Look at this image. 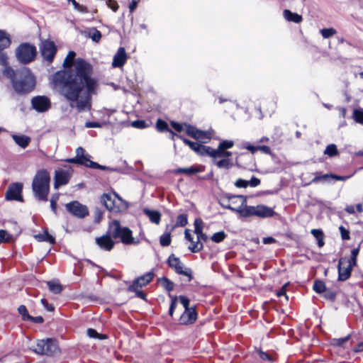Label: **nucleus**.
<instances>
[{
  "instance_id": "774afa93",
  "label": "nucleus",
  "mask_w": 363,
  "mask_h": 363,
  "mask_svg": "<svg viewBox=\"0 0 363 363\" xmlns=\"http://www.w3.org/2000/svg\"><path fill=\"white\" fill-rule=\"evenodd\" d=\"M74 9L80 12L86 13L88 11L86 6L81 5L78 3L74 4Z\"/></svg>"
},
{
  "instance_id": "f03ea898",
  "label": "nucleus",
  "mask_w": 363,
  "mask_h": 363,
  "mask_svg": "<svg viewBox=\"0 0 363 363\" xmlns=\"http://www.w3.org/2000/svg\"><path fill=\"white\" fill-rule=\"evenodd\" d=\"M50 177L45 169L37 172L33 177L32 189L35 197L39 200L47 201L50 190Z\"/></svg>"
},
{
  "instance_id": "13d9d810",
  "label": "nucleus",
  "mask_w": 363,
  "mask_h": 363,
  "mask_svg": "<svg viewBox=\"0 0 363 363\" xmlns=\"http://www.w3.org/2000/svg\"><path fill=\"white\" fill-rule=\"evenodd\" d=\"M359 249L358 247L354 248L352 250L351 257L349 258V260L351 261L353 263V264H357V257L359 254Z\"/></svg>"
},
{
  "instance_id": "c9c22d12",
  "label": "nucleus",
  "mask_w": 363,
  "mask_h": 363,
  "mask_svg": "<svg viewBox=\"0 0 363 363\" xmlns=\"http://www.w3.org/2000/svg\"><path fill=\"white\" fill-rule=\"evenodd\" d=\"M159 283L166 290H167L169 291L173 290L174 284L168 279H167L165 277H162V278L159 279Z\"/></svg>"
},
{
  "instance_id": "6e6d98bb",
  "label": "nucleus",
  "mask_w": 363,
  "mask_h": 363,
  "mask_svg": "<svg viewBox=\"0 0 363 363\" xmlns=\"http://www.w3.org/2000/svg\"><path fill=\"white\" fill-rule=\"evenodd\" d=\"M59 199V194H56L52 196L51 200H50V206L52 210V211L56 213V209H57V202Z\"/></svg>"
},
{
  "instance_id": "c03bdc74",
  "label": "nucleus",
  "mask_w": 363,
  "mask_h": 363,
  "mask_svg": "<svg viewBox=\"0 0 363 363\" xmlns=\"http://www.w3.org/2000/svg\"><path fill=\"white\" fill-rule=\"evenodd\" d=\"M18 313L22 315V318L25 320H28L29 318H32L27 311V308L25 306H20L18 308Z\"/></svg>"
},
{
  "instance_id": "6e6552de",
  "label": "nucleus",
  "mask_w": 363,
  "mask_h": 363,
  "mask_svg": "<svg viewBox=\"0 0 363 363\" xmlns=\"http://www.w3.org/2000/svg\"><path fill=\"white\" fill-rule=\"evenodd\" d=\"M244 217L257 216L261 218L272 217L275 212L273 208L264 205H257L256 206H249L247 209L242 211Z\"/></svg>"
},
{
  "instance_id": "aec40b11",
  "label": "nucleus",
  "mask_w": 363,
  "mask_h": 363,
  "mask_svg": "<svg viewBox=\"0 0 363 363\" xmlns=\"http://www.w3.org/2000/svg\"><path fill=\"white\" fill-rule=\"evenodd\" d=\"M32 106L37 111L45 112L50 108V101L44 96H36L32 99Z\"/></svg>"
},
{
  "instance_id": "8fccbe9b",
  "label": "nucleus",
  "mask_w": 363,
  "mask_h": 363,
  "mask_svg": "<svg viewBox=\"0 0 363 363\" xmlns=\"http://www.w3.org/2000/svg\"><path fill=\"white\" fill-rule=\"evenodd\" d=\"M184 143L187 145L188 146H189V147L193 150L195 152H196V150H198V147L199 146V143H196V142H192L188 139H186V138H183L182 139Z\"/></svg>"
},
{
  "instance_id": "b1692460",
  "label": "nucleus",
  "mask_w": 363,
  "mask_h": 363,
  "mask_svg": "<svg viewBox=\"0 0 363 363\" xmlns=\"http://www.w3.org/2000/svg\"><path fill=\"white\" fill-rule=\"evenodd\" d=\"M196 235H197V240H196V244H193L192 245H189V249L192 252H199L200 250H202L203 248V244L202 242H201V240H204L206 241V239H207V236L206 234H204L203 233V230L201 231V233H196Z\"/></svg>"
},
{
  "instance_id": "4468645a",
  "label": "nucleus",
  "mask_w": 363,
  "mask_h": 363,
  "mask_svg": "<svg viewBox=\"0 0 363 363\" xmlns=\"http://www.w3.org/2000/svg\"><path fill=\"white\" fill-rule=\"evenodd\" d=\"M234 143L233 140H223L220 142L217 149L213 148L212 158L218 157L228 158L232 156V152L228 151V149L233 147Z\"/></svg>"
},
{
  "instance_id": "a878e982",
  "label": "nucleus",
  "mask_w": 363,
  "mask_h": 363,
  "mask_svg": "<svg viewBox=\"0 0 363 363\" xmlns=\"http://www.w3.org/2000/svg\"><path fill=\"white\" fill-rule=\"evenodd\" d=\"M11 44L10 35L4 30H0V49H6Z\"/></svg>"
},
{
  "instance_id": "cd10ccee",
  "label": "nucleus",
  "mask_w": 363,
  "mask_h": 363,
  "mask_svg": "<svg viewBox=\"0 0 363 363\" xmlns=\"http://www.w3.org/2000/svg\"><path fill=\"white\" fill-rule=\"evenodd\" d=\"M145 214L149 218L150 221L155 224H159L161 219V214L157 211L150 210L147 208L144 209Z\"/></svg>"
},
{
  "instance_id": "4c0bfd02",
  "label": "nucleus",
  "mask_w": 363,
  "mask_h": 363,
  "mask_svg": "<svg viewBox=\"0 0 363 363\" xmlns=\"http://www.w3.org/2000/svg\"><path fill=\"white\" fill-rule=\"evenodd\" d=\"M226 238V234L224 231H219L216 233H214L211 236V240L216 243H219L224 240V239Z\"/></svg>"
},
{
  "instance_id": "f257e3e1",
  "label": "nucleus",
  "mask_w": 363,
  "mask_h": 363,
  "mask_svg": "<svg viewBox=\"0 0 363 363\" xmlns=\"http://www.w3.org/2000/svg\"><path fill=\"white\" fill-rule=\"evenodd\" d=\"M76 53L69 51L62 66L51 77L54 87L79 111L90 108L89 95L96 94L99 87L96 79L92 77L91 65L82 58L75 59Z\"/></svg>"
},
{
  "instance_id": "393cba45",
  "label": "nucleus",
  "mask_w": 363,
  "mask_h": 363,
  "mask_svg": "<svg viewBox=\"0 0 363 363\" xmlns=\"http://www.w3.org/2000/svg\"><path fill=\"white\" fill-rule=\"evenodd\" d=\"M283 15L284 18L290 22L298 23H301L303 20V18L301 15L298 14L297 13H293L289 9L284 10Z\"/></svg>"
},
{
  "instance_id": "5701e85b",
  "label": "nucleus",
  "mask_w": 363,
  "mask_h": 363,
  "mask_svg": "<svg viewBox=\"0 0 363 363\" xmlns=\"http://www.w3.org/2000/svg\"><path fill=\"white\" fill-rule=\"evenodd\" d=\"M168 263L169 265L173 268L178 274L190 276L189 272L184 269L183 264L179 258L174 257V255H171L168 259Z\"/></svg>"
},
{
  "instance_id": "1a4fd4ad",
  "label": "nucleus",
  "mask_w": 363,
  "mask_h": 363,
  "mask_svg": "<svg viewBox=\"0 0 363 363\" xmlns=\"http://www.w3.org/2000/svg\"><path fill=\"white\" fill-rule=\"evenodd\" d=\"M89 157L90 156L86 153L85 150L82 147H79L76 150V157L67 160V162L69 163L83 164L92 168H101V165L91 161Z\"/></svg>"
},
{
  "instance_id": "2f4dec72",
  "label": "nucleus",
  "mask_w": 363,
  "mask_h": 363,
  "mask_svg": "<svg viewBox=\"0 0 363 363\" xmlns=\"http://www.w3.org/2000/svg\"><path fill=\"white\" fill-rule=\"evenodd\" d=\"M213 148L209 146L199 145L196 153L201 156H209L212 158Z\"/></svg>"
},
{
  "instance_id": "37998d69",
  "label": "nucleus",
  "mask_w": 363,
  "mask_h": 363,
  "mask_svg": "<svg viewBox=\"0 0 363 363\" xmlns=\"http://www.w3.org/2000/svg\"><path fill=\"white\" fill-rule=\"evenodd\" d=\"M313 289L317 293H322L325 290V284L321 281H315L313 284Z\"/></svg>"
},
{
  "instance_id": "dca6fc26",
  "label": "nucleus",
  "mask_w": 363,
  "mask_h": 363,
  "mask_svg": "<svg viewBox=\"0 0 363 363\" xmlns=\"http://www.w3.org/2000/svg\"><path fill=\"white\" fill-rule=\"evenodd\" d=\"M65 207L67 211L72 215L79 218H84L89 213L87 207L78 201L68 203L66 204Z\"/></svg>"
},
{
  "instance_id": "3c124183",
  "label": "nucleus",
  "mask_w": 363,
  "mask_h": 363,
  "mask_svg": "<svg viewBox=\"0 0 363 363\" xmlns=\"http://www.w3.org/2000/svg\"><path fill=\"white\" fill-rule=\"evenodd\" d=\"M87 335L90 337H93V338L104 339L106 337V336L99 334L94 329H92V328L88 329Z\"/></svg>"
},
{
  "instance_id": "4be33fe9",
  "label": "nucleus",
  "mask_w": 363,
  "mask_h": 363,
  "mask_svg": "<svg viewBox=\"0 0 363 363\" xmlns=\"http://www.w3.org/2000/svg\"><path fill=\"white\" fill-rule=\"evenodd\" d=\"M127 54L124 48H119L117 52L113 56L112 66L113 67H122L127 60Z\"/></svg>"
},
{
  "instance_id": "412c9836",
  "label": "nucleus",
  "mask_w": 363,
  "mask_h": 363,
  "mask_svg": "<svg viewBox=\"0 0 363 363\" xmlns=\"http://www.w3.org/2000/svg\"><path fill=\"white\" fill-rule=\"evenodd\" d=\"M153 278V274L151 273H147L143 276L138 278L132 285L128 287L129 291H136L142 288L143 286L147 284Z\"/></svg>"
},
{
  "instance_id": "a19ab883",
  "label": "nucleus",
  "mask_w": 363,
  "mask_h": 363,
  "mask_svg": "<svg viewBox=\"0 0 363 363\" xmlns=\"http://www.w3.org/2000/svg\"><path fill=\"white\" fill-rule=\"evenodd\" d=\"M4 50L0 49V65L3 67H6L9 65V57L7 53Z\"/></svg>"
},
{
  "instance_id": "e2e57ef3",
  "label": "nucleus",
  "mask_w": 363,
  "mask_h": 363,
  "mask_svg": "<svg viewBox=\"0 0 363 363\" xmlns=\"http://www.w3.org/2000/svg\"><path fill=\"white\" fill-rule=\"evenodd\" d=\"M311 234L317 239H321L323 238V233L320 230L318 229H313L311 230Z\"/></svg>"
},
{
  "instance_id": "2eb2a0df",
  "label": "nucleus",
  "mask_w": 363,
  "mask_h": 363,
  "mask_svg": "<svg viewBox=\"0 0 363 363\" xmlns=\"http://www.w3.org/2000/svg\"><path fill=\"white\" fill-rule=\"evenodd\" d=\"M186 133L194 138L196 140H199L203 143L208 142L211 138V133L209 131H202L196 129L194 126H186Z\"/></svg>"
},
{
  "instance_id": "0eeeda50",
  "label": "nucleus",
  "mask_w": 363,
  "mask_h": 363,
  "mask_svg": "<svg viewBox=\"0 0 363 363\" xmlns=\"http://www.w3.org/2000/svg\"><path fill=\"white\" fill-rule=\"evenodd\" d=\"M179 301L184 308V311L179 318L180 323L183 325L193 323L197 318L195 308L194 307H189V299L186 296H180Z\"/></svg>"
},
{
  "instance_id": "ea45409f",
  "label": "nucleus",
  "mask_w": 363,
  "mask_h": 363,
  "mask_svg": "<svg viewBox=\"0 0 363 363\" xmlns=\"http://www.w3.org/2000/svg\"><path fill=\"white\" fill-rule=\"evenodd\" d=\"M353 117L354 121L363 125V109H356L353 112Z\"/></svg>"
},
{
  "instance_id": "49530a36",
  "label": "nucleus",
  "mask_w": 363,
  "mask_h": 363,
  "mask_svg": "<svg viewBox=\"0 0 363 363\" xmlns=\"http://www.w3.org/2000/svg\"><path fill=\"white\" fill-rule=\"evenodd\" d=\"M194 233H200L201 231L203 230V223L201 218H196L194 220Z\"/></svg>"
},
{
  "instance_id": "9d476101",
  "label": "nucleus",
  "mask_w": 363,
  "mask_h": 363,
  "mask_svg": "<svg viewBox=\"0 0 363 363\" xmlns=\"http://www.w3.org/2000/svg\"><path fill=\"white\" fill-rule=\"evenodd\" d=\"M57 350V345L55 340L47 339L39 340L37 342L34 352L40 354H52Z\"/></svg>"
},
{
  "instance_id": "39448f33",
  "label": "nucleus",
  "mask_w": 363,
  "mask_h": 363,
  "mask_svg": "<svg viewBox=\"0 0 363 363\" xmlns=\"http://www.w3.org/2000/svg\"><path fill=\"white\" fill-rule=\"evenodd\" d=\"M101 201L111 211L117 212L128 207L126 202L115 192L102 194Z\"/></svg>"
},
{
  "instance_id": "5fc2aeb1",
  "label": "nucleus",
  "mask_w": 363,
  "mask_h": 363,
  "mask_svg": "<svg viewBox=\"0 0 363 363\" xmlns=\"http://www.w3.org/2000/svg\"><path fill=\"white\" fill-rule=\"evenodd\" d=\"M157 128L159 131H164L168 130V126L166 122L162 120H157L156 123Z\"/></svg>"
},
{
  "instance_id": "680f3d73",
  "label": "nucleus",
  "mask_w": 363,
  "mask_h": 363,
  "mask_svg": "<svg viewBox=\"0 0 363 363\" xmlns=\"http://www.w3.org/2000/svg\"><path fill=\"white\" fill-rule=\"evenodd\" d=\"M107 6L113 11H116L118 9V4L115 0H108L107 1Z\"/></svg>"
},
{
  "instance_id": "423d86ee",
  "label": "nucleus",
  "mask_w": 363,
  "mask_h": 363,
  "mask_svg": "<svg viewBox=\"0 0 363 363\" xmlns=\"http://www.w3.org/2000/svg\"><path fill=\"white\" fill-rule=\"evenodd\" d=\"M23 79L13 81V86L15 90L19 93H26L30 91L35 85V77L28 69H24L21 71Z\"/></svg>"
},
{
  "instance_id": "bb28decb",
  "label": "nucleus",
  "mask_w": 363,
  "mask_h": 363,
  "mask_svg": "<svg viewBox=\"0 0 363 363\" xmlns=\"http://www.w3.org/2000/svg\"><path fill=\"white\" fill-rule=\"evenodd\" d=\"M12 138L22 148H26L30 142V138L24 135H13Z\"/></svg>"
},
{
  "instance_id": "0e129e2a",
  "label": "nucleus",
  "mask_w": 363,
  "mask_h": 363,
  "mask_svg": "<svg viewBox=\"0 0 363 363\" xmlns=\"http://www.w3.org/2000/svg\"><path fill=\"white\" fill-rule=\"evenodd\" d=\"M260 184V180L258 178L252 177L250 181H248V186L252 187L257 186Z\"/></svg>"
},
{
  "instance_id": "ddd939ff",
  "label": "nucleus",
  "mask_w": 363,
  "mask_h": 363,
  "mask_svg": "<svg viewBox=\"0 0 363 363\" xmlns=\"http://www.w3.org/2000/svg\"><path fill=\"white\" fill-rule=\"evenodd\" d=\"M355 265L356 264H353V263L349 260L348 257L340 258L338 264L339 280H347L351 274L352 267Z\"/></svg>"
},
{
  "instance_id": "864d4df0",
  "label": "nucleus",
  "mask_w": 363,
  "mask_h": 363,
  "mask_svg": "<svg viewBox=\"0 0 363 363\" xmlns=\"http://www.w3.org/2000/svg\"><path fill=\"white\" fill-rule=\"evenodd\" d=\"M90 37L95 42H99L101 38V32L94 29L89 33Z\"/></svg>"
},
{
  "instance_id": "a18cd8bd",
  "label": "nucleus",
  "mask_w": 363,
  "mask_h": 363,
  "mask_svg": "<svg viewBox=\"0 0 363 363\" xmlns=\"http://www.w3.org/2000/svg\"><path fill=\"white\" fill-rule=\"evenodd\" d=\"M171 125L172 128L176 130L178 132L184 131L186 133V126H191L190 125H188L186 123L181 124L178 123L177 122H172Z\"/></svg>"
},
{
  "instance_id": "f704fd0d",
  "label": "nucleus",
  "mask_w": 363,
  "mask_h": 363,
  "mask_svg": "<svg viewBox=\"0 0 363 363\" xmlns=\"http://www.w3.org/2000/svg\"><path fill=\"white\" fill-rule=\"evenodd\" d=\"M216 166L218 168H225L228 169L233 166V163L230 159L228 158H223L219 161H217L216 162Z\"/></svg>"
},
{
  "instance_id": "09e8293b",
  "label": "nucleus",
  "mask_w": 363,
  "mask_h": 363,
  "mask_svg": "<svg viewBox=\"0 0 363 363\" xmlns=\"http://www.w3.org/2000/svg\"><path fill=\"white\" fill-rule=\"evenodd\" d=\"M131 125L133 128H140V129H143V128L147 127V125L145 123V121H143V120H137V121H133L131 123Z\"/></svg>"
},
{
  "instance_id": "f3484780",
  "label": "nucleus",
  "mask_w": 363,
  "mask_h": 363,
  "mask_svg": "<svg viewBox=\"0 0 363 363\" xmlns=\"http://www.w3.org/2000/svg\"><path fill=\"white\" fill-rule=\"evenodd\" d=\"M72 174V170L70 167H67L66 169H58L55 171L54 184L55 188L57 189L59 186L67 184Z\"/></svg>"
},
{
  "instance_id": "de8ad7c7",
  "label": "nucleus",
  "mask_w": 363,
  "mask_h": 363,
  "mask_svg": "<svg viewBox=\"0 0 363 363\" xmlns=\"http://www.w3.org/2000/svg\"><path fill=\"white\" fill-rule=\"evenodd\" d=\"M320 33L323 38H328L336 33V31L333 28H324L320 30Z\"/></svg>"
},
{
  "instance_id": "e433bc0d",
  "label": "nucleus",
  "mask_w": 363,
  "mask_h": 363,
  "mask_svg": "<svg viewBox=\"0 0 363 363\" xmlns=\"http://www.w3.org/2000/svg\"><path fill=\"white\" fill-rule=\"evenodd\" d=\"M324 154L329 157H333L338 155V150L337 146L334 144L329 145L326 147Z\"/></svg>"
},
{
  "instance_id": "20e7f679",
  "label": "nucleus",
  "mask_w": 363,
  "mask_h": 363,
  "mask_svg": "<svg viewBox=\"0 0 363 363\" xmlns=\"http://www.w3.org/2000/svg\"><path fill=\"white\" fill-rule=\"evenodd\" d=\"M17 60L21 64H28L35 60L37 50L35 45L28 43H21L15 50Z\"/></svg>"
},
{
  "instance_id": "bf43d9fd",
  "label": "nucleus",
  "mask_w": 363,
  "mask_h": 363,
  "mask_svg": "<svg viewBox=\"0 0 363 363\" xmlns=\"http://www.w3.org/2000/svg\"><path fill=\"white\" fill-rule=\"evenodd\" d=\"M235 185L238 188H246L248 186V181L242 179H238L236 180Z\"/></svg>"
},
{
  "instance_id": "473e14b6",
  "label": "nucleus",
  "mask_w": 363,
  "mask_h": 363,
  "mask_svg": "<svg viewBox=\"0 0 363 363\" xmlns=\"http://www.w3.org/2000/svg\"><path fill=\"white\" fill-rule=\"evenodd\" d=\"M15 237L4 230H0V243L9 242L15 240Z\"/></svg>"
},
{
  "instance_id": "72a5a7b5",
  "label": "nucleus",
  "mask_w": 363,
  "mask_h": 363,
  "mask_svg": "<svg viewBox=\"0 0 363 363\" xmlns=\"http://www.w3.org/2000/svg\"><path fill=\"white\" fill-rule=\"evenodd\" d=\"M350 338V335L341 338H334L331 340V345L335 347H345V345L348 342Z\"/></svg>"
},
{
  "instance_id": "69168bd1",
  "label": "nucleus",
  "mask_w": 363,
  "mask_h": 363,
  "mask_svg": "<svg viewBox=\"0 0 363 363\" xmlns=\"http://www.w3.org/2000/svg\"><path fill=\"white\" fill-rule=\"evenodd\" d=\"M5 69L4 71V74H6L9 78H13L14 76V71L9 67L8 65L4 67Z\"/></svg>"
},
{
  "instance_id": "052dcab7",
  "label": "nucleus",
  "mask_w": 363,
  "mask_h": 363,
  "mask_svg": "<svg viewBox=\"0 0 363 363\" xmlns=\"http://www.w3.org/2000/svg\"><path fill=\"white\" fill-rule=\"evenodd\" d=\"M257 352H258V354H259V357L262 360H268V361H270V362L273 361V357L272 356H270L269 354H267L266 352H262L261 350H258Z\"/></svg>"
},
{
  "instance_id": "c85d7f7f",
  "label": "nucleus",
  "mask_w": 363,
  "mask_h": 363,
  "mask_svg": "<svg viewBox=\"0 0 363 363\" xmlns=\"http://www.w3.org/2000/svg\"><path fill=\"white\" fill-rule=\"evenodd\" d=\"M34 238L39 242H47L50 244H54L55 242V238L50 235L47 230H45L43 233L35 235Z\"/></svg>"
},
{
  "instance_id": "9b49d317",
  "label": "nucleus",
  "mask_w": 363,
  "mask_h": 363,
  "mask_svg": "<svg viewBox=\"0 0 363 363\" xmlns=\"http://www.w3.org/2000/svg\"><path fill=\"white\" fill-rule=\"evenodd\" d=\"M248 206L246 204V198L243 196H231L229 199V204L228 208L239 213L244 217L242 211L247 209Z\"/></svg>"
},
{
  "instance_id": "603ef678",
  "label": "nucleus",
  "mask_w": 363,
  "mask_h": 363,
  "mask_svg": "<svg viewBox=\"0 0 363 363\" xmlns=\"http://www.w3.org/2000/svg\"><path fill=\"white\" fill-rule=\"evenodd\" d=\"M172 297V303L170 305L169 313L172 316L173 315L174 311L177 305L178 300H179V296H171Z\"/></svg>"
},
{
  "instance_id": "f8f14e48",
  "label": "nucleus",
  "mask_w": 363,
  "mask_h": 363,
  "mask_svg": "<svg viewBox=\"0 0 363 363\" xmlns=\"http://www.w3.org/2000/svg\"><path fill=\"white\" fill-rule=\"evenodd\" d=\"M40 52L45 60L52 62L57 52V47L54 42L45 40L40 45Z\"/></svg>"
},
{
  "instance_id": "c756f323",
  "label": "nucleus",
  "mask_w": 363,
  "mask_h": 363,
  "mask_svg": "<svg viewBox=\"0 0 363 363\" xmlns=\"http://www.w3.org/2000/svg\"><path fill=\"white\" fill-rule=\"evenodd\" d=\"M201 170L199 167H190L187 168H179L176 170H174V173L176 174H185L187 175H192L194 174H196L198 172H200Z\"/></svg>"
},
{
  "instance_id": "58836bf2",
  "label": "nucleus",
  "mask_w": 363,
  "mask_h": 363,
  "mask_svg": "<svg viewBox=\"0 0 363 363\" xmlns=\"http://www.w3.org/2000/svg\"><path fill=\"white\" fill-rule=\"evenodd\" d=\"M160 245L163 247L169 246L171 243V235L169 233L162 235L160 238Z\"/></svg>"
},
{
  "instance_id": "6ab92c4d",
  "label": "nucleus",
  "mask_w": 363,
  "mask_h": 363,
  "mask_svg": "<svg viewBox=\"0 0 363 363\" xmlns=\"http://www.w3.org/2000/svg\"><path fill=\"white\" fill-rule=\"evenodd\" d=\"M23 185L20 183H14L9 186L6 193V198L7 200H16L22 201V192Z\"/></svg>"
},
{
  "instance_id": "79ce46f5",
  "label": "nucleus",
  "mask_w": 363,
  "mask_h": 363,
  "mask_svg": "<svg viewBox=\"0 0 363 363\" xmlns=\"http://www.w3.org/2000/svg\"><path fill=\"white\" fill-rule=\"evenodd\" d=\"M187 224V216L185 214H180L177 218V222L175 224V227L177 226H185Z\"/></svg>"
},
{
  "instance_id": "7ed1b4c3",
  "label": "nucleus",
  "mask_w": 363,
  "mask_h": 363,
  "mask_svg": "<svg viewBox=\"0 0 363 363\" xmlns=\"http://www.w3.org/2000/svg\"><path fill=\"white\" fill-rule=\"evenodd\" d=\"M109 233L113 238H119L125 245H135L138 243L133 237L132 231L128 228H122L118 220H115L110 223Z\"/></svg>"
},
{
  "instance_id": "7c9ffc66",
  "label": "nucleus",
  "mask_w": 363,
  "mask_h": 363,
  "mask_svg": "<svg viewBox=\"0 0 363 363\" xmlns=\"http://www.w3.org/2000/svg\"><path fill=\"white\" fill-rule=\"evenodd\" d=\"M47 284L49 290L53 294H58L62 291V286L57 281H50Z\"/></svg>"
},
{
  "instance_id": "a211bd4d",
  "label": "nucleus",
  "mask_w": 363,
  "mask_h": 363,
  "mask_svg": "<svg viewBox=\"0 0 363 363\" xmlns=\"http://www.w3.org/2000/svg\"><path fill=\"white\" fill-rule=\"evenodd\" d=\"M113 236L108 230L106 234L103 235L96 238V242L101 249L106 251H110L114 246V241L113 240Z\"/></svg>"
},
{
  "instance_id": "4d7b16f0",
  "label": "nucleus",
  "mask_w": 363,
  "mask_h": 363,
  "mask_svg": "<svg viewBox=\"0 0 363 363\" xmlns=\"http://www.w3.org/2000/svg\"><path fill=\"white\" fill-rule=\"evenodd\" d=\"M339 230L341 234V237L343 240H349L350 239V232L343 226H340Z\"/></svg>"
},
{
  "instance_id": "338daca9",
  "label": "nucleus",
  "mask_w": 363,
  "mask_h": 363,
  "mask_svg": "<svg viewBox=\"0 0 363 363\" xmlns=\"http://www.w3.org/2000/svg\"><path fill=\"white\" fill-rule=\"evenodd\" d=\"M260 150L262 152L265 154H271V150L268 146L266 145H258L257 146V151Z\"/></svg>"
}]
</instances>
